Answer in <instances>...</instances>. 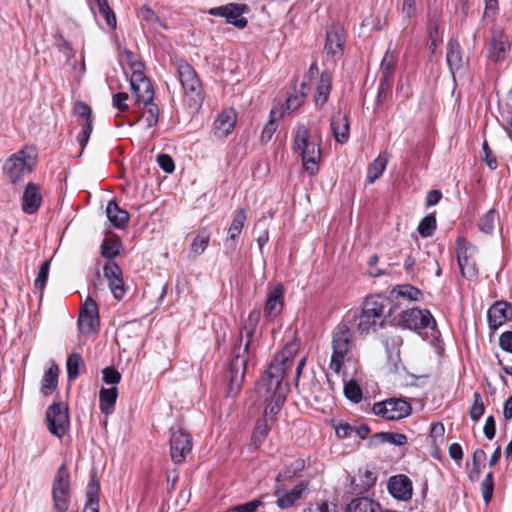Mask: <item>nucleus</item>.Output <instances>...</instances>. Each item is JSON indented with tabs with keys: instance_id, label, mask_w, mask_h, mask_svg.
Here are the masks:
<instances>
[{
	"instance_id": "obj_1",
	"label": "nucleus",
	"mask_w": 512,
	"mask_h": 512,
	"mask_svg": "<svg viewBox=\"0 0 512 512\" xmlns=\"http://www.w3.org/2000/svg\"><path fill=\"white\" fill-rule=\"evenodd\" d=\"M351 333L346 324H339L332 333V356L330 369L336 375L341 374L342 384H359L362 381L357 374L356 362L351 354Z\"/></svg>"
},
{
	"instance_id": "obj_2",
	"label": "nucleus",
	"mask_w": 512,
	"mask_h": 512,
	"mask_svg": "<svg viewBox=\"0 0 512 512\" xmlns=\"http://www.w3.org/2000/svg\"><path fill=\"white\" fill-rule=\"evenodd\" d=\"M391 314L392 303L389 298L380 294L371 295L364 299L351 324L360 335H367L383 328Z\"/></svg>"
},
{
	"instance_id": "obj_3",
	"label": "nucleus",
	"mask_w": 512,
	"mask_h": 512,
	"mask_svg": "<svg viewBox=\"0 0 512 512\" xmlns=\"http://www.w3.org/2000/svg\"><path fill=\"white\" fill-rule=\"evenodd\" d=\"M299 345L296 341L288 342L278 352L267 370L263 373L261 380L268 384H298L300 375L305 365L306 358L299 360L296 368L292 371L294 357L297 354Z\"/></svg>"
},
{
	"instance_id": "obj_4",
	"label": "nucleus",
	"mask_w": 512,
	"mask_h": 512,
	"mask_svg": "<svg viewBox=\"0 0 512 512\" xmlns=\"http://www.w3.org/2000/svg\"><path fill=\"white\" fill-rule=\"evenodd\" d=\"M259 316L260 313L258 311H253L249 314L248 320L250 322V327L245 326L242 331V333L245 332L247 340L243 347L239 345L234 349L232 359L226 372V379L229 381V384H242L245 380L248 348Z\"/></svg>"
},
{
	"instance_id": "obj_5",
	"label": "nucleus",
	"mask_w": 512,
	"mask_h": 512,
	"mask_svg": "<svg viewBox=\"0 0 512 512\" xmlns=\"http://www.w3.org/2000/svg\"><path fill=\"white\" fill-rule=\"evenodd\" d=\"M295 152L302 157L303 167L310 174L318 172V163L321 158V150L318 143L311 139L309 130L304 125H299L294 136Z\"/></svg>"
},
{
	"instance_id": "obj_6",
	"label": "nucleus",
	"mask_w": 512,
	"mask_h": 512,
	"mask_svg": "<svg viewBox=\"0 0 512 512\" xmlns=\"http://www.w3.org/2000/svg\"><path fill=\"white\" fill-rule=\"evenodd\" d=\"M36 160L35 150L32 147H24L5 161L3 165L4 175L11 183H17L33 170Z\"/></svg>"
},
{
	"instance_id": "obj_7",
	"label": "nucleus",
	"mask_w": 512,
	"mask_h": 512,
	"mask_svg": "<svg viewBox=\"0 0 512 512\" xmlns=\"http://www.w3.org/2000/svg\"><path fill=\"white\" fill-rule=\"evenodd\" d=\"M178 77L185 94V101L191 109H198L203 102L202 85L195 69L186 61L177 62Z\"/></svg>"
},
{
	"instance_id": "obj_8",
	"label": "nucleus",
	"mask_w": 512,
	"mask_h": 512,
	"mask_svg": "<svg viewBox=\"0 0 512 512\" xmlns=\"http://www.w3.org/2000/svg\"><path fill=\"white\" fill-rule=\"evenodd\" d=\"M400 325L418 331L430 330L431 335L435 337L436 333V322L432 317L431 313L427 310H421L418 308H411L404 310L400 314Z\"/></svg>"
},
{
	"instance_id": "obj_9",
	"label": "nucleus",
	"mask_w": 512,
	"mask_h": 512,
	"mask_svg": "<svg viewBox=\"0 0 512 512\" xmlns=\"http://www.w3.org/2000/svg\"><path fill=\"white\" fill-rule=\"evenodd\" d=\"M54 507L58 512H66L70 504V475L68 469L61 465L52 484Z\"/></svg>"
},
{
	"instance_id": "obj_10",
	"label": "nucleus",
	"mask_w": 512,
	"mask_h": 512,
	"mask_svg": "<svg viewBox=\"0 0 512 512\" xmlns=\"http://www.w3.org/2000/svg\"><path fill=\"white\" fill-rule=\"evenodd\" d=\"M46 422L50 433L62 438L69 426L68 408L64 403H53L46 411Z\"/></svg>"
},
{
	"instance_id": "obj_11",
	"label": "nucleus",
	"mask_w": 512,
	"mask_h": 512,
	"mask_svg": "<svg viewBox=\"0 0 512 512\" xmlns=\"http://www.w3.org/2000/svg\"><path fill=\"white\" fill-rule=\"evenodd\" d=\"M411 407L402 399L390 398L373 405V412L387 420H399L410 414Z\"/></svg>"
},
{
	"instance_id": "obj_12",
	"label": "nucleus",
	"mask_w": 512,
	"mask_h": 512,
	"mask_svg": "<svg viewBox=\"0 0 512 512\" xmlns=\"http://www.w3.org/2000/svg\"><path fill=\"white\" fill-rule=\"evenodd\" d=\"M99 326V315L97 303L91 298L87 297L82 305L79 317L78 328L83 335H91L96 332Z\"/></svg>"
},
{
	"instance_id": "obj_13",
	"label": "nucleus",
	"mask_w": 512,
	"mask_h": 512,
	"mask_svg": "<svg viewBox=\"0 0 512 512\" xmlns=\"http://www.w3.org/2000/svg\"><path fill=\"white\" fill-rule=\"evenodd\" d=\"M191 435L178 429L172 432L170 437V456L174 463H182L185 461L187 454L192 450Z\"/></svg>"
},
{
	"instance_id": "obj_14",
	"label": "nucleus",
	"mask_w": 512,
	"mask_h": 512,
	"mask_svg": "<svg viewBox=\"0 0 512 512\" xmlns=\"http://www.w3.org/2000/svg\"><path fill=\"white\" fill-rule=\"evenodd\" d=\"M456 254L462 275L466 278L475 277L477 268L473 259L474 248L464 238L457 239Z\"/></svg>"
},
{
	"instance_id": "obj_15",
	"label": "nucleus",
	"mask_w": 512,
	"mask_h": 512,
	"mask_svg": "<svg viewBox=\"0 0 512 512\" xmlns=\"http://www.w3.org/2000/svg\"><path fill=\"white\" fill-rule=\"evenodd\" d=\"M264 389L266 407L264 410L265 417H274L280 411L286 400L289 386H261Z\"/></svg>"
},
{
	"instance_id": "obj_16",
	"label": "nucleus",
	"mask_w": 512,
	"mask_h": 512,
	"mask_svg": "<svg viewBox=\"0 0 512 512\" xmlns=\"http://www.w3.org/2000/svg\"><path fill=\"white\" fill-rule=\"evenodd\" d=\"M245 9V5L228 3L226 5L210 9L209 13L213 16L224 17L228 23L242 29L247 25V20L242 17Z\"/></svg>"
},
{
	"instance_id": "obj_17",
	"label": "nucleus",
	"mask_w": 512,
	"mask_h": 512,
	"mask_svg": "<svg viewBox=\"0 0 512 512\" xmlns=\"http://www.w3.org/2000/svg\"><path fill=\"white\" fill-rule=\"evenodd\" d=\"M387 488L392 497L397 500L408 501L412 497V482L404 474L390 477L388 480Z\"/></svg>"
},
{
	"instance_id": "obj_18",
	"label": "nucleus",
	"mask_w": 512,
	"mask_h": 512,
	"mask_svg": "<svg viewBox=\"0 0 512 512\" xmlns=\"http://www.w3.org/2000/svg\"><path fill=\"white\" fill-rule=\"evenodd\" d=\"M55 45L57 49L66 57L67 63L72 66L75 73L74 78L77 81H80L86 71L84 55H82L81 63L79 65L76 62L71 63V60L75 56V51L71 47L70 43L60 33L55 35Z\"/></svg>"
},
{
	"instance_id": "obj_19",
	"label": "nucleus",
	"mask_w": 512,
	"mask_h": 512,
	"mask_svg": "<svg viewBox=\"0 0 512 512\" xmlns=\"http://www.w3.org/2000/svg\"><path fill=\"white\" fill-rule=\"evenodd\" d=\"M237 122V115L234 109H224L215 119L213 134L217 138L227 137L234 129Z\"/></svg>"
},
{
	"instance_id": "obj_20",
	"label": "nucleus",
	"mask_w": 512,
	"mask_h": 512,
	"mask_svg": "<svg viewBox=\"0 0 512 512\" xmlns=\"http://www.w3.org/2000/svg\"><path fill=\"white\" fill-rule=\"evenodd\" d=\"M345 30L339 24H333L327 29L325 50L332 56L341 55L345 44Z\"/></svg>"
},
{
	"instance_id": "obj_21",
	"label": "nucleus",
	"mask_w": 512,
	"mask_h": 512,
	"mask_svg": "<svg viewBox=\"0 0 512 512\" xmlns=\"http://www.w3.org/2000/svg\"><path fill=\"white\" fill-rule=\"evenodd\" d=\"M510 319H512V305L507 302H496L488 310V322L491 329H498Z\"/></svg>"
},
{
	"instance_id": "obj_22",
	"label": "nucleus",
	"mask_w": 512,
	"mask_h": 512,
	"mask_svg": "<svg viewBox=\"0 0 512 512\" xmlns=\"http://www.w3.org/2000/svg\"><path fill=\"white\" fill-rule=\"evenodd\" d=\"M75 114L82 119V134L79 137V144L82 149L87 145L93 130L91 114L92 110L89 105L84 102H77L74 106Z\"/></svg>"
},
{
	"instance_id": "obj_23",
	"label": "nucleus",
	"mask_w": 512,
	"mask_h": 512,
	"mask_svg": "<svg viewBox=\"0 0 512 512\" xmlns=\"http://www.w3.org/2000/svg\"><path fill=\"white\" fill-rule=\"evenodd\" d=\"M135 101L138 104L149 105L154 99V89L150 80L146 77L130 82Z\"/></svg>"
},
{
	"instance_id": "obj_24",
	"label": "nucleus",
	"mask_w": 512,
	"mask_h": 512,
	"mask_svg": "<svg viewBox=\"0 0 512 512\" xmlns=\"http://www.w3.org/2000/svg\"><path fill=\"white\" fill-rule=\"evenodd\" d=\"M330 126L333 136L338 143L344 144L348 141L350 131L349 121L343 112L338 111L333 114Z\"/></svg>"
},
{
	"instance_id": "obj_25",
	"label": "nucleus",
	"mask_w": 512,
	"mask_h": 512,
	"mask_svg": "<svg viewBox=\"0 0 512 512\" xmlns=\"http://www.w3.org/2000/svg\"><path fill=\"white\" fill-rule=\"evenodd\" d=\"M42 197L39 193V188L34 183H29L26 186L22 197V209L26 214L35 213L41 204Z\"/></svg>"
},
{
	"instance_id": "obj_26",
	"label": "nucleus",
	"mask_w": 512,
	"mask_h": 512,
	"mask_svg": "<svg viewBox=\"0 0 512 512\" xmlns=\"http://www.w3.org/2000/svg\"><path fill=\"white\" fill-rule=\"evenodd\" d=\"M509 42L507 37L501 30H494L491 36V46L489 49V58L493 61L503 59L505 53L509 49Z\"/></svg>"
},
{
	"instance_id": "obj_27",
	"label": "nucleus",
	"mask_w": 512,
	"mask_h": 512,
	"mask_svg": "<svg viewBox=\"0 0 512 512\" xmlns=\"http://www.w3.org/2000/svg\"><path fill=\"white\" fill-rule=\"evenodd\" d=\"M138 18L144 29L157 32L158 28H167L166 25L157 16V14L148 5H143L140 7L138 11Z\"/></svg>"
},
{
	"instance_id": "obj_28",
	"label": "nucleus",
	"mask_w": 512,
	"mask_h": 512,
	"mask_svg": "<svg viewBox=\"0 0 512 512\" xmlns=\"http://www.w3.org/2000/svg\"><path fill=\"white\" fill-rule=\"evenodd\" d=\"M283 307V289L281 286L273 287L268 293L264 313L268 317L277 316Z\"/></svg>"
},
{
	"instance_id": "obj_29",
	"label": "nucleus",
	"mask_w": 512,
	"mask_h": 512,
	"mask_svg": "<svg viewBox=\"0 0 512 512\" xmlns=\"http://www.w3.org/2000/svg\"><path fill=\"white\" fill-rule=\"evenodd\" d=\"M100 485L95 476L88 482L86 490V503L82 512H99Z\"/></svg>"
},
{
	"instance_id": "obj_30",
	"label": "nucleus",
	"mask_w": 512,
	"mask_h": 512,
	"mask_svg": "<svg viewBox=\"0 0 512 512\" xmlns=\"http://www.w3.org/2000/svg\"><path fill=\"white\" fill-rule=\"evenodd\" d=\"M118 397L116 386L105 388L102 386L99 392L100 410L105 415H111L115 410V404Z\"/></svg>"
},
{
	"instance_id": "obj_31",
	"label": "nucleus",
	"mask_w": 512,
	"mask_h": 512,
	"mask_svg": "<svg viewBox=\"0 0 512 512\" xmlns=\"http://www.w3.org/2000/svg\"><path fill=\"white\" fill-rule=\"evenodd\" d=\"M446 60L452 72L460 70L464 65L462 49L456 39H451L447 45Z\"/></svg>"
},
{
	"instance_id": "obj_32",
	"label": "nucleus",
	"mask_w": 512,
	"mask_h": 512,
	"mask_svg": "<svg viewBox=\"0 0 512 512\" xmlns=\"http://www.w3.org/2000/svg\"><path fill=\"white\" fill-rule=\"evenodd\" d=\"M332 76L329 72H322L316 89L315 104L323 106L329 97L331 90Z\"/></svg>"
},
{
	"instance_id": "obj_33",
	"label": "nucleus",
	"mask_w": 512,
	"mask_h": 512,
	"mask_svg": "<svg viewBox=\"0 0 512 512\" xmlns=\"http://www.w3.org/2000/svg\"><path fill=\"white\" fill-rule=\"evenodd\" d=\"M106 214L109 221L117 228H124L129 220L128 212L120 209L114 201L108 203Z\"/></svg>"
},
{
	"instance_id": "obj_34",
	"label": "nucleus",
	"mask_w": 512,
	"mask_h": 512,
	"mask_svg": "<svg viewBox=\"0 0 512 512\" xmlns=\"http://www.w3.org/2000/svg\"><path fill=\"white\" fill-rule=\"evenodd\" d=\"M381 506L366 497L353 499L346 507L345 512H380Z\"/></svg>"
},
{
	"instance_id": "obj_35",
	"label": "nucleus",
	"mask_w": 512,
	"mask_h": 512,
	"mask_svg": "<svg viewBox=\"0 0 512 512\" xmlns=\"http://www.w3.org/2000/svg\"><path fill=\"white\" fill-rule=\"evenodd\" d=\"M307 485L303 482L297 484L293 489L279 495L277 499L278 507L285 509L293 506L297 500L302 497L303 492L306 490Z\"/></svg>"
},
{
	"instance_id": "obj_36",
	"label": "nucleus",
	"mask_w": 512,
	"mask_h": 512,
	"mask_svg": "<svg viewBox=\"0 0 512 512\" xmlns=\"http://www.w3.org/2000/svg\"><path fill=\"white\" fill-rule=\"evenodd\" d=\"M393 70H394V57H393V55L386 53L382 59L381 67H380L381 79H380V86H379V95L386 89V87L389 86Z\"/></svg>"
},
{
	"instance_id": "obj_37",
	"label": "nucleus",
	"mask_w": 512,
	"mask_h": 512,
	"mask_svg": "<svg viewBox=\"0 0 512 512\" xmlns=\"http://www.w3.org/2000/svg\"><path fill=\"white\" fill-rule=\"evenodd\" d=\"M82 367H84V360L80 353L73 352L67 357L66 371L69 382H73L78 378Z\"/></svg>"
},
{
	"instance_id": "obj_38",
	"label": "nucleus",
	"mask_w": 512,
	"mask_h": 512,
	"mask_svg": "<svg viewBox=\"0 0 512 512\" xmlns=\"http://www.w3.org/2000/svg\"><path fill=\"white\" fill-rule=\"evenodd\" d=\"M388 163V157L379 155L367 168L366 182H375L384 172Z\"/></svg>"
},
{
	"instance_id": "obj_39",
	"label": "nucleus",
	"mask_w": 512,
	"mask_h": 512,
	"mask_svg": "<svg viewBox=\"0 0 512 512\" xmlns=\"http://www.w3.org/2000/svg\"><path fill=\"white\" fill-rule=\"evenodd\" d=\"M305 466V461L302 458H296L285 465V468L278 474L277 481H285L293 478Z\"/></svg>"
},
{
	"instance_id": "obj_40",
	"label": "nucleus",
	"mask_w": 512,
	"mask_h": 512,
	"mask_svg": "<svg viewBox=\"0 0 512 512\" xmlns=\"http://www.w3.org/2000/svg\"><path fill=\"white\" fill-rule=\"evenodd\" d=\"M270 431V426L268 424L267 419L261 418L257 421L253 435H252V443L256 447L259 446L264 439L267 437Z\"/></svg>"
},
{
	"instance_id": "obj_41",
	"label": "nucleus",
	"mask_w": 512,
	"mask_h": 512,
	"mask_svg": "<svg viewBox=\"0 0 512 512\" xmlns=\"http://www.w3.org/2000/svg\"><path fill=\"white\" fill-rule=\"evenodd\" d=\"M358 483H356V487L359 488L360 491H367L372 486H374L376 482L375 474L368 469H359L358 471Z\"/></svg>"
},
{
	"instance_id": "obj_42",
	"label": "nucleus",
	"mask_w": 512,
	"mask_h": 512,
	"mask_svg": "<svg viewBox=\"0 0 512 512\" xmlns=\"http://www.w3.org/2000/svg\"><path fill=\"white\" fill-rule=\"evenodd\" d=\"M210 241V234L206 230H201L194 238L191 244V251L195 255L202 254Z\"/></svg>"
},
{
	"instance_id": "obj_43",
	"label": "nucleus",
	"mask_w": 512,
	"mask_h": 512,
	"mask_svg": "<svg viewBox=\"0 0 512 512\" xmlns=\"http://www.w3.org/2000/svg\"><path fill=\"white\" fill-rule=\"evenodd\" d=\"M437 222L436 217L434 214H429L426 217H424L418 226V232L419 234L424 237H430L436 230Z\"/></svg>"
},
{
	"instance_id": "obj_44",
	"label": "nucleus",
	"mask_w": 512,
	"mask_h": 512,
	"mask_svg": "<svg viewBox=\"0 0 512 512\" xmlns=\"http://www.w3.org/2000/svg\"><path fill=\"white\" fill-rule=\"evenodd\" d=\"M146 110L143 112L142 117L146 122L147 128L155 127L158 123L159 108L156 104L151 102L149 105H144Z\"/></svg>"
},
{
	"instance_id": "obj_45",
	"label": "nucleus",
	"mask_w": 512,
	"mask_h": 512,
	"mask_svg": "<svg viewBox=\"0 0 512 512\" xmlns=\"http://www.w3.org/2000/svg\"><path fill=\"white\" fill-rule=\"evenodd\" d=\"M374 437L380 438L382 442L402 446L407 443V437L402 433L382 432L375 434Z\"/></svg>"
},
{
	"instance_id": "obj_46",
	"label": "nucleus",
	"mask_w": 512,
	"mask_h": 512,
	"mask_svg": "<svg viewBox=\"0 0 512 512\" xmlns=\"http://www.w3.org/2000/svg\"><path fill=\"white\" fill-rule=\"evenodd\" d=\"M382 342L386 348V351L389 354H393L399 352V348L402 345V338L399 335L387 333L384 335Z\"/></svg>"
},
{
	"instance_id": "obj_47",
	"label": "nucleus",
	"mask_w": 512,
	"mask_h": 512,
	"mask_svg": "<svg viewBox=\"0 0 512 512\" xmlns=\"http://www.w3.org/2000/svg\"><path fill=\"white\" fill-rule=\"evenodd\" d=\"M495 219H496V211L493 209L489 210L479 220V224H478L479 229L486 234L491 233L494 229Z\"/></svg>"
},
{
	"instance_id": "obj_48",
	"label": "nucleus",
	"mask_w": 512,
	"mask_h": 512,
	"mask_svg": "<svg viewBox=\"0 0 512 512\" xmlns=\"http://www.w3.org/2000/svg\"><path fill=\"white\" fill-rule=\"evenodd\" d=\"M494 481L493 474L489 472L481 482V493L486 504H488L493 496Z\"/></svg>"
},
{
	"instance_id": "obj_49",
	"label": "nucleus",
	"mask_w": 512,
	"mask_h": 512,
	"mask_svg": "<svg viewBox=\"0 0 512 512\" xmlns=\"http://www.w3.org/2000/svg\"><path fill=\"white\" fill-rule=\"evenodd\" d=\"M101 254L107 259H113L119 254V244L111 239H104Z\"/></svg>"
},
{
	"instance_id": "obj_50",
	"label": "nucleus",
	"mask_w": 512,
	"mask_h": 512,
	"mask_svg": "<svg viewBox=\"0 0 512 512\" xmlns=\"http://www.w3.org/2000/svg\"><path fill=\"white\" fill-rule=\"evenodd\" d=\"M50 269V262L44 261L38 271V275L34 281V286L37 290L42 291L46 285Z\"/></svg>"
},
{
	"instance_id": "obj_51",
	"label": "nucleus",
	"mask_w": 512,
	"mask_h": 512,
	"mask_svg": "<svg viewBox=\"0 0 512 512\" xmlns=\"http://www.w3.org/2000/svg\"><path fill=\"white\" fill-rule=\"evenodd\" d=\"M486 460V453L483 449H477L473 453V470L470 471V478L472 480L478 478L480 474V466Z\"/></svg>"
},
{
	"instance_id": "obj_52",
	"label": "nucleus",
	"mask_w": 512,
	"mask_h": 512,
	"mask_svg": "<svg viewBox=\"0 0 512 512\" xmlns=\"http://www.w3.org/2000/svg\"><path fill=\"white\" fill-rule=\"evenodd\" d=\"M262 505L263 502L260 499H254L252 501L228 508L224 512H256L257 509Z\"/></svg>"
},
{
	"instance_id": "obj_53",
	"label": "nucleus",
	"mask_w": 512,
	"mask_h": 512,
	"mask_svg": "<svg viewBox=\"0 0 512 512\" xmlns=\"http://www.w3.org/2000/svg\"><path fill=\"white\" fill-rule=\"evenodd\" d=\"M305 96H306V93L303 90L290 95L286 100L285 110L289 111V112H293L296 109H298L304 102Z\"/></svg>"
},
{
	"instance_id": "obj_54",
	"label": "nucleus",
	"mask_w": 512,
	"mask_h": 512,
	"mask_svg": "<svg viewBox=\"0 0 512 512\" xmlns=\"http://www.w3.org/2000/svg\"><path fill=\"white\" fill-rule=\"evenodd\" d=\"M241 230L229 226L228 228V237L225 240V252L226 254H232L236 250V239L240 235Z\"/></svg>"
},
{
	"instance_id": "obj_55",
	"label": "nucleus",
	"mask_w": 512,
	"mask_h": 512,
	"mask_svg": "<svg viewBox=\"0 0 512 512\" xmlns=\"http://www.w3.org/2000/svg\"><path fill=\"white\" fill-rule=\"evenodd\" d=\"M60 374V368L58 364L55 363V361L50 362V366L48 370L45 372L43 376V383L44 384H57L58 383V377Z\"/></svg>"
},
{
	"instance_id": "obj_56",
	"label": "nucleus",
	"mask_w": 512,
	"mask_h": 512,
	"mask_svg": "<svg viewBox=\"0 0 512 512\" xmlns=\"http://www.w3.org/2000/svg\"><path fill=\"white\" fill-rule=\"evenodd\" d=\"M109 282V287L111 289V292L113 293V296L117 300L123 299L125 296V288H124V282L122 277H119L117 279H112Z\"/></svg>"
},
{
	"instance_id": "obj_57",
	"label": "nucleus",
	"mask_w": 512,
	"mask_h": 512,
	"mask_svg": "<svg viewBox=\"0 0 512 512\" xmlns=\"http://www.w3.org/2000/svg\"><path fill=\"white\" fill-rule=\"evenodd\" d=\"M103 381L105 384H118L121 380V374L114 367H106L102 370Z\"/></svg>"
},
{
	"instance_id": "obj_58",
	"label": "nucleus",
	"mask_w": 512,
	"mask_h": 512,
	"mask_svg": "<svg viewBox=\"0 0 512 512\" xmlns=\"http://www.w3.org/2000/svg\"><path fill=\"white\" fill-rule=\"evenodd\" d=\"M396 291L399 296L409 300H418L420 296V291L410 285L398 286Z\"/></svg>"
},
{
	"instance_id": "obj_59",
	"label": "nucleus",
	"mask_w": 512,
	"mask_h": 512,
	"mask_svg": "<svg viewBox=\"0 0 512 512\" xmlns=\"http://www.w3.org/2000/svg\"><path fill=\"white\" fill-rule=\"evenodd\" d=\"M343 393L347 399L358 403L362 399L361 386H343Z\"/></svg>"
},
{
	"instance_id": "obj_60",
	"label": "nucleus",
	"mask_w": 512,
	"mask_h": 512,
	"mask_svg": "<svg viewBox=\"0 0 512 512\" xmlns=\"http://www.w3.org/2000/svg\"><path fill=\"white\" fill-rule=\"evenodd\" d=\"M129 98V95L126 92H119L113 95L112 97V103L113 106L118 109L119 111H126L128 110L129 106L127 104V100Z\"/></svg>"
},
{
	"instance_id": "obj_61",
	"label": "nucleus",
	"mask_w": 512,
	"mask_h": 512,
	"mask_svg": "<svg viewBox=\"0 0 512 512\" xmlns=\"http://www.w3.org/2000/svg\"><path fill=\"white\" fill-rule=\"evenodd\" d=\"M104 276L110 281L122 277V271L116 263L109 262L104 266Z\"/></svg>"
},
{
	"instance_id": "obj_62",
	"label": "nucleus",
	"mask_w": 512,
	"mask_h": 512,
	"mask_svg": "<svg viewBox=\"0 0 512 512\" xmlns=\"http://www.w3.org/2000/svg\"><path fill=\"white\" fill-rule=\"evenodd\" d=\"M157 163L166 173H172L174 171V161L168 154H159L157 157Z\"/></svg>"
},
{
	"instance_id": "obj_63",
	"label": "nucleus",
	"mask_w": 512,
	"mask_h": 512,
	"mask_svg": "<svg viewBox=\"0 0 512 512\" xmlns=\"http://www.w3.org/2000/svg\"><path fill=\"white\" fill-rule=\"evenodd\" d=\"M129 66H130V68L132 70V74H131V77H130V82L131 81H135L136 77L137 78L139 77V79L146 78V76H145V74L143 72L144 65H143L142 62L130 59Z\"/></svg>"
},
{
	"instance_id": "obj_64",
	"label": "nucleus",
	"mask_w": 512,
	"mask_h": 512,
	"mask_svg": "<svg viewBox=\"0 0 512 512\" xmlns=\"http://www.w3.org/2000/svg\"><path fill=\"white\" fill-rule=\"evenodd\" d=\"M246 219H247L246 210L244 208H240L235 212L230 226L242 231Z\"/></svg>"
}]
</instances>
